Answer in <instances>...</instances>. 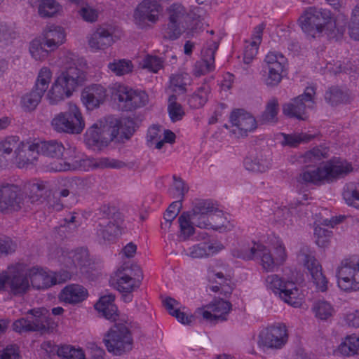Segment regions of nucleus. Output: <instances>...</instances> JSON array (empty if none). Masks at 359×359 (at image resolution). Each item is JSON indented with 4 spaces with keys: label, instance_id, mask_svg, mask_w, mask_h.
<instances>
[{
    "label": "nucleus",
    "instance_id": "nucleus-63",
    "mask_svg": "<svg viewBox=\"0 0 359 359\" xmlns=\"http://www.w3.org/2000/svg\"><path fill=\"white\" fill-rule=\"evenodd\" d=\"M13 328L19 333L33 332L30 320L24 318L15 320L13 324Z\"/></svg>",
    "mask_w": 359,
    "mask_h": 359
},
{
    "label": "nucleus",
    "instance_id": "nucleus-19",
    "mask_svg": "<svg viewBox=\"0 0 359 359\" xmlns=\"http://www.w3.org/2000/svg\"><path fill=\"white\" fill-rule=\"evenodd\" d=\"M298 262L310 273L311 279L316 288L325 291L327 288V280L322 272V268L315 258L313 252L306 248L301 249L297 255Z\"/></svg>",
    "mask_w": 359,
    "mask_h": 359
},
{
    "label": "nucleus",
    "instance_id": "nucleus-53",
    "mask_svg": "<svg viewBox=\"0 0 359 359\" xmlns=\"http://www.w3.org/2000/svg\"><path fill=\"white\" fill-rule=\"evenodd\" d=\"M182 207L180 201L173 202L167 209L164 215V222L161 224L163 229H168L170 227L171 222L178 215L180 210Z\"/></svg>",
    "mask_w": 359,
    "mask_h": 359
},
{
    "label": "nucleus",
    "instance_id": "nucleus-32",
    "mask_svg": "<svg viewBox=\"0 0 359 359\" xmlns=\"http://www.w3.org/2000/svg\"><path fill=\"white\" fill-rule=\"evenodd\" d=\"M45 46L50 51L57 50L65 43L67 33L61 26L50 25L46 28L41 34Z\"/></svg>",
    "mask_w": 359,
    "mask_h": 359
},
{
    "label": "nucleus",
    "instance_id": "nucleus-28",
    "mask_svg": "<svg viewBox=\"0 0 359 359\" xmlns=\"http://www.w3.org/2000/svg\"><path fill=\"white\" fill-rule=\"evenodd\" d=\"M22 200V191L18 186L8 183L0 184V211L18 210Z\"/></svg>",
    "mask_w": 359,
    "mask_h": 359
},
{
    "label": "nucleus",
    "instance_id": "nucleus-34",
    "mask_svg": "<svg viewBox=\"0 0 359 359\" xmlns=\"http://www.w3.org/2000/svg\"><path fill=\"white\" fill-rule=\"evenodd\" d=\"M263 30L264 25H259L255 28L251 39L245 41L243 50V61L245 63L249 64L257 55L259 46L262 41Z\"/></svg>",
    "mask_w": 359,
    "mask_h": 359
},
{
    "label": "nucleus",
    "instance_id": "nucleus-58",
    "mask_svg": "<svg viewBox=\"0 0 359 359\" xmlns=\"http://www.w3.org/2000/svg\"><path fill=\"white\" fill-rule=\"evenodd\" d=\"M174 181L172 187L169 189V193L173 198L180 199L182 198L185 193L187 192L188 188L184 182L175 177H173Z\"/></svg>",
    "mask_w": 359,
    "mask_h": 359
},
{
    "label": "nucleus",
    "instance_id": "nucleus-18",
    "mask_svg": "<svg viewBox=\"0 0 359 359\" xmlns=\"http://www.w3.org/2000/svg\"><path fill=\"white\" fill-rule=\"evenodd\" d=\"M315 89L307 87L304 93L283 105V113L288 116L304 120L307 118L308 110L315 104Z\"/></svg>",
    "mask_w": 359,
    "mask_h": 359
},
{
    "label": "nucleus",
    "instance_id": "nucleus-23",
    "mask_svg": "<svg viewBox=\"0 0 359 359\" xmlns=\"http://www.w3.org/2000/svg\"><path fill=\"white\" fill-rule=\"evenodd\" d=\"M231 310V303L222 298H215L208 304L197 308V314L203 320L215 323L225 320Z\"/></svg>",
    "mask_w": 359,
    "mask_h": 359
},
{
    "label": "nucleus",
    "instance_id": "nucleus-39",
    "mask_svg": "<svg viewBox=\"0 0 359 359\" xmlns=\"http://www.w3.org/2000/svg\"><path fill=\"white\" fill-rule=\"evenodd\" d=\"M331 226L330 221L327 219H323L320 224H316L314 228V236L316 244L325 248L328 245L332 238V232L324 226Z\"/></svg>",
    "mask_w": 359,
    "mask_h": 359
},
{
    "label": "nucleus",
    "instance_id": "nucleus-49",
    "mask_svg": "<svg viewBox=\"0 0 359 359\" xmlns=\"http://www.w3.org/2000/svg\"><path fill=\"white\" fill-rule=\"evenodd\" d=\"M43 94L39 93L34 88L22 96L20 105L25 111L34 110L41 101Z\"/></svg>",
    "mask_w": 359,
    "mask_h": 359
},
{
    "label": "nucleus",
    "instance_id": "nucleus-42",
    "mask_svg": "<svg viewBox=\"0 0 359 359\" xmlns=\"http://www.w3.org/2000/svg\"><path fill=\"white\" fill-rule=\"evenodd\" d=\"M133 67L132 62L127 59H114L107 65L108 72L118 76L132 72Z\"/></svg>",
    "mask_w": 359,
    "mask_h": 359
},
{
    "label": "nucleus",
    "instance_id": "nucleus-54",
    "mask_svg": "<svg viewBox=\"0 0 359 359\" xmlns=\"http://www.w3.org/2000/svg\"><path fill=\"white\" fill-rule=\"evenodd\" d=\"M78 13L85 22L90 23L96 22L99 16L98 10L88 4L82 5L78 11Z\"/></svg>",
    "mask_w": 359,
    "mask_h": 359
},
{
    "label": "nucleus",
    "instance_id": "nucleus-40",
    "mask_svg": "<svg viewBox=\"0 0 359 359\" xmlns=\"http://www.w3.org/2000/svg\"><path fill=\"white\" fill-rule=\"evenodd\" d=\"M337 350L339 353L345 356L359 353V337L355 334L346 336L338 346Z\"/></svg>",
    "mask_w": 359,
    "mask_h": 359
},
{
    "label": "nucleus",
    "instance_id": "nucleus-14",
    "mask_svg": "<svg viewBox=\"0 0 359 359\" xmlns=\"http://www.w3.org/2000/svg\"><path fill=\"white\" fill-rule=\"evenodd\" d=\"M287 65V58L280 53L269 52L264 58L262 79L268 86H276L282 81Z\"/></svg>",
    "mask_w": 359,
    "mask_h": 359
},
{
    "label": "nucleus",
    "instance_id": "nucleus-51",
    "mask_svg": "<svg viewBox=\"0 0 359 359\" xmlns=\"http://www.w3.org/2000/svg\"><path fill=\"white\" fill-rule=\"evenodd\" d=\"M279 111L278 102L276 99H271L266 104L265 111L260 116V121L264 123H275Z\"/></svg>",
    "mask_w": 359,
    "mask_h": 359
},
{
    "label": "nucleus",
    "instance_id": "nucleus-1",
    "mask_svg": "<svg viewBox=\"0 0 359 359\" xmlns=\"http://www.w3.org/2000/svg\"><path fill=\"white\" fill-rule=\"evenodd\" d=\"M68 259L66 263L67 269L59 272L34 266L25 273L26 265L24 263L11 264L0 272V292L22 294L31 286L37 290H46L70 280L74 276H87L93 269L88 252L85 249L69 253Z\"/></svg>",
    "mask_w": 359,
    "mask_h": 359
},
{
    "label": "nucleus",
    "instance_id": "nucleus-3",
    "mask_svg": "<svg viewBox=\"0 0 359 359\" xmlns=\"http://www.w3.org/2000/svg\"><path fill=\"white\" fill-rule=\"evenodd\" d=\"M132 125V121L128 118L114 116L100 118L86 130L84 143L93 150H101L118 136L126 137Z\"/></svg>",
    "mask_w": 359,
    "mask_h": 359
},
{
    "label": "nucleus",
    "instance_id": "nucleus-41",
    "mask_svg": "<svg viewBox=\"0 0 359 359\" xmlns=\"http://www.w3.org/2000/svg\"><path fill=\"white\" fill-rule=\"evenodd\" d=\"M193 210L182 213L178 219L180 224V236L184 240L188 239L194 233L193 222L195 223Z\"/></svg>",
    "mask_w": 359,
    "mask_h": 359
},
{
    "label": "nucleus",
    "instance_id": "nucleus-5",
    "mask_svg": "<svg viewBox=\"0 0 359 359\" xmlns=\"http://www.w3.org/2000/svg\"><path fill=\"white\" fill-rule=\"evenodd\" d=\"M236 255L244 259L257 257L262 269L267 272L273 271L287 259L286 248L279 238H275L271 241L270 248H266L261 243H253L252 246L243 245L237 250Z\"/></svg>",
    "mask_w": 359,
    "mask_h": 359
},
{
    "label": "nucleus",
    "instance_id": "nucleus-2",
    "mask_svg": "<svg viewBox=\"0 0 359 359\" xmlns=\"http://www.w3.org/2000/svg\"><path fill=\"white\" fill-rule=\"evenodd\" d=\"M61 72L56 75L46 94L51 104H57L72 97L78 88L87 80L80 69L86 62L82 57L72 52L64 53L59 58Z\"/></svg>",
    "mask_w": 359,
    "mask_h": 359
},
{
    "label": "nucleus",
    "instance_id": "nucleus-33",
    "mask_svg": "<svg viewBox=\"0 0 359 359\" xmlns=\"http://www.w3.org/2000/svg\"><path fill=\"white\" fill-rule=\"evenodd\" d=\"M218 44L215 41L208 43L206 48L202 50V60L196 66V74L197 75L205 74L210 72L215 69V53L217 49Z\"/></svg>",
    "mask_w": 359,
    "mask_h": 359
},
{
    "label": "nucleus",
    "instance_id": "nucleus-43",
    "mask_svg": "<svg viewBox=\"0 0 359 359\" xmlns=\"http://www.w3.org/2000/svg\"><path fill=\"white\" fill-rule=\"evenodd\" d=\"M43 38L39 37L32 40L29 45V52L32 58L37 61H43L49 55L50 50L45 48Z\"/></svg>",
    "mask_w": 359,
    "mask_h": 359
},
{
    "label": "nucleus",
    "instance_id": "nucleus-4",
    "mask_svg": "<svg viewBox=\"0 0 359 359\" xmlns=\"http://www.w3.org/2000/svg\"><path fill=\"white\" fill-rule=\"evenodd\" d=\"M201 12L196 6L187 11L182 4H172L168 10L169 23L165 31V37L175 40L182 34L187 38L197 35L204 25Z\"/></svg>",
    "mask_w": 359,
    "mask_h": 359
},
{
    "label": "nucleus",
    "instance_id": "nucleus-55",
    "mask_svg": "<svg viewBox=\"0 0 359 359\" xmlns=\"http://www.w3.org/2000/svg\"><path fill=\"white\" fill-rule=\"evenodd\" d=\"M209 88L203 86L199 88L197 92L190 98L189 104L192 107L198 108L205 104L208 100Z\"/></svg>",
    "mask_w": 359,
    "mask_h": 359
},
{
    "label": "nucleus",
    "instance_id": "nucleus-22",
    "mask_svg": "<svg viewBox=\"0 0 359 359\" xmlns=\"http://www.w3.org/2000/svg\"><path fill=\"white\" fill-rule=\"evenodd\" d=\"M133 270L128 266H121L113 274L110 283L119 292L126 293L123 295L125 302H130L132 297L130 294L139 286V281L133 277Z\"/></svg>",
    "mask_w": 359,
    "mask_h": 359
},
{
    "label": "nucleus",
    "instance_id": "nucleus-30",
    "mask_svg": "<svg viewBox=\"0 0 359 359\" xmlns=\"http://www.w3.org/2000/svg\"><path fill=\"white\" fill-rule=\"evenodd\" d=\"M175 134L160 126H153L148 130L147 142L151 148L161 149L165 144H173L175 142Z\"/></svg>",
    "mask_w": 359,
    "mask_h": 359
},
{
    "label": "nucleus",
    "instance_id": "nucleus-11",
    "mask_svg": "<svg viewBox=\"0 0 359 359\" xmlns=\"http://www.w3.org/2000/svg\"><path fill=\"white\" fill-rule=\"evenodd\" d=\"M51 126L58 133L79 135L86 128L85 117L77 104L70 103L66 111L54 116Z\"/></svg>",
    "mask_w": 359,
    "mask_h": 359
},
{
    "label": "nucleus",
    "instance_id": "nucleus-57",
    "mask_svg": "<svg viewBox=\"0 0 359 359\" xmlns=\"http://www.w3.org/2000/svg\"><path fill=\"white\" fill-rule=\"evenodd\" d=\"M142 66L150 72L156 73L163 67V61L158 57L147 55L142 62Z\"/></svg>",
    "mask_w": 359,
    "mask_h": 359
},
{
    "label": "nucleus",
    "instance_id": "nucleus-37",
    "mask_svg": "<svg viewBox=\"0 0 359 359\" xmlns=\"http://www.w3.org/2000/svg\"><path fill=\"white\" fill-rule=\"evenodd\" d=\"M314 137L313 135L306 133H294L292 134L280 133L279 141L282 146L296 147L302 143L307 142Z\"/></svg>",
    "mask_w": 359,
    "mask_h": 359
},
{
    "label": "nucleus",
    "instance_id": "nucleus-59",
    "mask_svg": "<svg viewBox=\"0 0 359 359\" xmlns=\"http://www.w3.org/2000/svg\"><path fill=\"white\" fill-rule=\"evenodd\" d=\"M186 255L194 259L208 257L205 243H200L192 245L186 250Z\"/></svg>",
    "mask_w": 359,
    "mask_h": 359
},
{
    "label": "nucleus",
    "instance_id": "nucleus-38",
    "mask_svg": "<svg viewBox=\"0 0 359 359\" xmlns=\"http://www.w3.org/2000/svg\"><path fill=\"white\" fill-rule=\"evenodd\" d=\"M53 71L48 67H41L37 74L34 83V88L39 91V93L45 94L49 90L53 81Z\"/></svg>",
    "mask_w": 359,
    "mask_h": 359
},
{
    "label": "nucleus",
    "instance_id": "nucleus-44",
    "mask_svg": "<svg viewBox=\"0 0 359 359\" xmlns=\"http://www.w3.org/2000/svg\"><path fill=\"white\" fill-rule=\"evenodd\" d=\"M123 227L120 224H109L97 231V236L104 243L111 242L122 233Z\"/></svg>",
    "mask_w": 359,
    "mask_h": 359
},
{
    "label": "nucleus",
    "instance_id": "nucleus-46",
    "mask_svg": "<svg viewBox=\"0 0 359 359\" xmlns=\"http://www.w3.org/2000/svg\"><path fill=\"white\" fill-rule=\"evenodd\" d=\"M315 316L320 320H327L334 313V309L332 305L325 300L316 301L312 307Z\"/></svg>",
    "mask_w": 359,
    "mask_h": 359
},
{
    "label": "nucleus",
    "instance_id": "nucleus-29",
    "mask_svg": "<svg viewBox=\"0 0 359 359\" xmlns=\"http://www.w3.org/2000/svg\"><path fill=\"white\" fill-rule=\"evenodd\" d=\"M88 295V291L83 285L77 283H69L60 290L57 298L61 303L76 305L86 300Z\"/></svg>",
    "mask_w": 359,
    "mask_h": 359
},
{
    "label": "nucleus",
    "instance_id": "nucleus-61",
    "mask_svg": "<svg viewBox=\"0 0 359 359\" xmlns=\"http://www.w3.org/2000/svg\"><path fill=\"white\" fill-rule=\"evenodd\" d=\"M327 154V149L325 147H317L308 151L305 154V159L307 162H313L320 160L321 158L326 156Z\"/></svg>",
    "mask_w": 359,
    "mask_h": 359
},
{
    "label": "nucleus",
    "instance_id": "nucleus-27",
    "mask_svg": "<svg viewBox=\"0 0 359 359\" xmlns=\"http://www.w3.org/2000/svg\"><path fill=\"white\" fill-rule=\"evenodd\" d=\"M163 304L169 313L184 325H192L197 321L203 320L202 315L197 314V309L192 313L189 309L182 306L180 302L171 297H166L163 300Z\"/></svg>",
    "mask_w": 359,
    "mask_h": 359
},
{
    "label": "nucleus",
    "instance_id": "nucleus-45",
    "mask_svg": "<svg viewBox=\"0 0 359 359\" xmlns=\"http://www.w3.org/2000/svg\"><path fill=\"white\" fill-rule=\"evenodd\" d=\"M343 196L348 205L359 208V183L347 184L344 187Z\"/></svg>",
    "mask_w": 359,
    "mask_h": 359
},
{
    "label": "nucleus",
    "instance_id": "nucleus-35",
    "mask_svg": "<svg viewBox=\"0 0 359 359\" xmlns=\"http://www.w3.org/2000/svg\"><path fill=\"white\" fill-rule=\"evenodd\" d=\"M114 299L115 297L112 294L101 296L95 304V310L106 319L116 320L118 316V311L114 304Z\"/></svg>",
    "mask_w": 359,
    "mask_h": 359
},
{
    "label": "nucleus",
    "instance_id": "nucleus-17",
    "mask_svg": "<svg viewBox=\"0 0 359 359\" xmlns=\"http://www.w3.org/2000/svg\"><path fill=\"white\" fill-rule=\"evenodd\" d=\"M109 90L115 100L129 109L140 107L148 102V95L144 91L119 83L112 84Z\"/></svg>",
    "mask_w": 359,
    "mask_h": 359
},
{
    "label": "nucleus",
    "instance_id": "nucleus-47",
    "mask_svg": "<svg viewBox=\"0 0 359 359\" xmlns=\"http://www.w3.org/2000/svg\"><path fill=\"white\" fill-rule=\"evenodd\" d=\"M57 353L65 359H86L83 349L79 346L64 345L57 348Z\"/></svg>",
    "mask_w": 359,
    "mask_h": 359
},
{
    "label": "nucleus",
    "instance_id": "nucleus-36",
    "mask_svg": "<svg viewBox=\"0 0 359 359\" xmlns=\"http://www.w3.org/2000/svg\"><path fill=\"white\" fill-rule=\"evenodd\" d=\"M246 169L253 172H265L271 166L270 154H259L254 158H247L244 162Z\"/></svg>",
    "mask_w": 359,
    "mask_h": 359
},
{
    "label": "nucleus",
    "instance_id": "nucleus-7",
    "mask_svg": "<svg viewBox=\"0 0 359 359\" xmlns=\"http://www.w3.org/2000/svg\"><path fill=\"white\" fill-rule=\"evenodd\" d=\"M298 22L302 30L308 36L313 38L321 35L335 38L343 33L342 29H337L336 22L328 12H323L314 8L305 11L299 17Z\"/></svg>",
    "mask_w": 359,
    "mask_h": 359
},
{
    "label": "nucleus",
    "instance_id": "nucleus-52",
    "mask_svg": "<svg viewBox=\"0 0 359 359\" xmlns=\"http://www.w3.org/2000/svg\"><path fill=\"white\" fill-rule=\"evenodd\" d=\"M189 78L187 74L182 73L172 76L170 81V89L177 94L184 92L185 86L188 83Z\"/></svg>",
    "mask_w": 359,
    "mask_h": 359
},
{
    "label": "nucleus",
    "instance_id": "nucleus-20",
    "mask_svg": "<svg viewBox=\"0 0 359 359\" xmlns=\"http://www.w3.org/2000/svg\"><path fill=\"white\" fill-rule=\"evenodd\" d=\"M337 285L343 291H359V259L342 263L337 269Z\"/></svg>",
    "mask_w": 359,
    "mask_h": 359
},
{
    "label": "nucleus",
    "instance_id": "nucleus-6",
    "mask_svg": "<svg viewBox=\"0 0 359 359\" xmlns=\"http://www.w3.org/2000/svg\"><path fill=\"white\" fill-rule=\"evenodd\" d=\"M196 225L201 229L213 230L219 233L229 231L234 224L218 205L211 201H202L193 208Z\"/></svg>",
    "mask_w": 359,
    "mask_h": 359
},
{
    "label": "nucleus",
    "instance_id": "nucleus-26",
    "mask_svg": "<svg viewBox=\"0 0 359 359\" xmlns=\"http://www.w3.org/2000/svg\"><path fill=\"white\" fill-rule=\"evenodd\" d=\"M27 147L29 148V156L34 157L31 166L36 163L40 154L53 158H57L62 155L65 150L62 144L56 140L42 141L41 140L29 139V144Z\"/></svg>",
    "mask_w": 359,
    "mask_h": 359
},
{
    "label": "nucleus",
    "instance_id": "nucleus-8",
    "mask_svg": "<svg viewBox=\"0 0 359 359\" xmlns=\"http://www.w3.org/2000/svg\"><path fill=\"white\" fill-rule=\"evenodd\" d=\"M266 288L284 303L294 308L306 305V294L292 280L277 274L268 275L264 280Z\"/></svg>",
    "mask_w": 359,
    "mask_h": 359
},
{
    "label": "nucleus",
    "instance_id": "nucleus-64",
    "mask_svg": "<svg viewBox=\"0 0 359 359\" xmlns=\"http://www.w3.org/2000/svg\"><path fill=\"white\" fill-rule=\"evenodd\" d=\"M16 245L12 241H0V257L13 252Z\"/></svg>",
    "mask_w": 359,
    "mask_h": 359
},
{
    "label": "nucleus",
    "instance_id": "nucleus-21",
    "mask_svg": "<svg viewBox=\"0 0 359 359\" xmlns=\"http://www.w3.org/2000/svg\"><path fill=\"white\" fill-rule=\"evenodd\" d=\"M118 38L114 34V29L108 25H101L88 35L87 43L93 53L104 50L111 46Z\"/></svg>",
    "mask_w": 359,
    "mask_h": 359
},
{
    "label": "nucleus",
    "instance_id": "nucleus-13",
    "mask_svg": "<svg viewBox=\"0 0 359 359\" xmlns=\"http://www.w3.org/2000/svg\"><path fill=\"white\" fill-rule=\"evenodd\" d=\"M288 337L287 326L283 323L275 322L260 329L257 342L261 348L278 350L285 346Z\"/></svg>",
    "mask_w": 359,
    "mask_h": 359
},
{
    "label": "nucleus",
    "instance_id": "nucleus-16",
    "mask_svg": "<svg viewBox=\"0 0 359 359\" xmlns=\"http://www.w3.org/2000/svg\"><path fill=\"white\" fill-rule=\"evenodd\" d=\"M103 343L107 351L120 355L131 349L132 338L126 324H115L104 336Z\"/></svg>",
    "mask_w": 359,
    "mask_h": 359
},
{
    "label": "nucleus",
    "instance_id": "nucleus-50",
    "mask_svg": "<svg viewBox=\"0 0 359 359\" xmlns=\"http://www.w3.org/2000/svg\"><path fill=\"white\" fill-rule=\"evenodd\" d=\"M207 278L210 283H216L222 285L229 281L231 278L230 274H224V272L219 269L217 264H211L208 269Z\"/></svg>",
    "mask_w": 359,
    "mask_h": 359
},
{
    "label": "nucleus",
    "instance_id": "nucleus-25",
    "mask_svg": "<svg viewBox=\"0 0 359 359\" xmlns=\"http://www.w3.org/2000/svg\"><path fill=\"white\" fill-rule=\"evenodd\" d=\"M107 98V89L100 83L86 86L81 93V102L88 111L98 109L105 103Z\"/></svg>",
    "mask_w": 359,
    "mask_h": 359
},
{
    "label": "nucleus",
    "instance_id": "nucleus-12",
    "mask_svg": "<svg viewBox=\"0 0 359 359\" xmlns=\"http://www.w3.org/2000/svg\"><path fill=\"white\" fill-rule=\"evenodd\" d=\"M29 139L20 141L17 136H10L0 140V152L4 155H9L14 151L11 161L20 168H27L31 166L34 157L29 156Z\"/></svg>",
    "mask_w": 359,
    "mask_h": 359
},
{
    "label": "nucleus",
    "instance_id": "nucleus-56",
    "mask_svg": "<svg viewBox=\"0 0 359 359\" xmlns=\"http://www.w3.org/2000/svg\"><path fill=\"white\" fill-rule=\"evenodd\" d=\"M168 111L172 122L181 120L184 116V109L180 104L175 102L173 96H170L169 98Z\"/></svg>",
    "mask_w": 359,
    "mask_h": 359
},
{
    "label": "nucleus",
    "instance_id": "nucleus-15",
    "mask_svg": "<svg viewBox=\"0 0 359 359\" xmlns=\"http://www.w3.org/2000/svg\"><path fill=\"white\" fill-rule=\"evenodd\" d=\"M162 12V6L156 0H143L135 8L131 20L137 28L147 29L160 20Z\"/></svg>",
    "mask_w": 359,
    "mask_h": 359
},
{
    "label": "nucleus",
    "instance_id": "nucleus-24",
    "mask_svg": "<svg viewBox=\"0 0 359 359\" xmlns=\"http://www.w3.org/2000/svg\"><path fill=\"white\" fill-rule=\"evenodd\" d=\"M230 123L229 130L236 137L247 136L250 133L255 131L257 127L255 118L250 113L242 109L232 111L230 116Z\"/></svg>",
    "mask_w": 359,
    "mask_h": 359
},
{
    "label": "nucleus",
    "instance_id": "nucleus-62",
    "mask_svg": "<svg viewBox=\"0 0 359 359\" xmlns=\"http://www.w3.org/2000/svg\"><path fill=\"white\" fill-rule=\"evenodd\" d=\"M204 243L208 257L217 255L224 249V245L219 241L212 240Z\"/></svg>",
    "mask_w": 359,
    "mask_h": 359
},
{
    "label": "nucleus",
    "instance_id": "nucleus-10",
    "mask_svg": "<svg viewBox=\"0 0 359 359\" xmlns=\"http://www.w3.org/2000/svg\"><path fill=\"white\" fill-rule=\"evenodd\" d=\"M74 156L67 157V162L60 161L51 163L48 169L51 171L60 172L71 170H89L93 168H118L121 167L122 163L114 158H91L85 157L83 154L76 152L74 149L69 150Z\"/></svg>",
    "mask_w": 359,
    "mask_h": 359
},
{
    "label": "nucleus",
    "instance_id": "nucleus-60",
    "mask_svg": "<svg viewBox=\"0 0 359 359\" xmlns=\"http://www.w3.org/2000/svg\"><path fill=\"white\" fill-rule=\"evenodd\" d=\"M0 359H20L19 348L16 345H8L0 351Z\"/></svg>",
    "mask_w": 359,
    "mask_h": 359
},
{
    "label": "nucleus",
    "instance_id": "nucleus-31",
    "mask_svg": "<svg viewBox=\"0 0 359 359\" xmlns=\"http://www.w3.org/2000/svg\"><path fill=\"white\" fill-rule=\"evenodd\" d=\"M31 316L29 320L34 331L43 332H53L55 327V323L49 316V311L45 307L31 309L27 313Z\"/></svg>",
    "mask_w": 359,
    "mask_h": 359
},
{
    "label": "nucleus",
    "instance_id": "nucleus-48",
    "mask_svg": "<svg viewBox=\"0 0 359 359\" xmlns=\"http://www.w3.org/2000/svg\"><path fill=\"white\" fill-rule=\"evenodd\" d=\"M61 11V5L55 0H41L39 5V13L42 17H53Z\"/></svg>",
    "mask_w": 359,
    "mask_h": 359
},
{
    "label": "nucleus",
    "instance_id": "nucleus-9",
    "mask_svg": "<svg viewBox=\"0 0 359 359\" xmlns=\"http://www.w3.org/2000/svg\"><path fill=\"white\" fill-rule=\"evenodd\" d=\"M354 170L353 165L346 159L333 158L320 163L315 169L304 172L302 178L307 182L322 184L332 182L351 173Z\"/></svg>",
    "mask_w": 359,
    "mask_h": 359
}]
</instances>
